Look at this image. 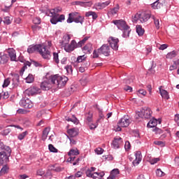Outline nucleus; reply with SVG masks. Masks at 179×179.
<instances>
[{
	"label": "nucleus",
	"instance_id": "nucleus-1",
	"mask_svg": "<svg viewBox=\"0 0 179 179\" xmlns=\"http://www.w3.org/2000/svg\"><path fill=\"white\" fill-rule=\"evenodd\" d=\"M29 54L33 52H39L44 59H50L51 58V52L47 50V48L43 45H30L27 49Z\"/></svg>",
	"mask_w": 179,
	"mask_h": 179
},
{
	"label": "nucleus",
	"instance_id": "nucleus-2",
	"mask_svg": "<svg viewBox=\"0 0 179 179\" xmlns=\"http://www.w3.org/2000/svg\"><path fill=\"white\" fill-rule=\"evenodd\" d=\"M113 23H114V24L117 26L119 30L122 31V37H124V38H128V37H129V34L131 31V27L129 25H127V22H125V20H115L113 21Z\"/></svg>",
	"mask_w": 179,
	"mask_h": 179
},
{
	"label": "nucleus",
	"instance_id": "nucleus-3",
	"mask_svg": "<svg viewBox=\"0 0 179 179\" xmlns=\"http://www.w3.org/2000/svg\"><path fill=\"white\" fill-rule=\"evenodd\" d=\"M69 79L66 76H59L58 74L52 76V82L54 84V89H61V87H64Z\"/></svg>",
	"mask_w": 179,
	"mask_h": 179
},
{
	"label": "nucleus",
	"instance_id": "nucleus-4",
	"mask_svg": "<svg viewBox=\"0 0 179 179\" xmlns=\"http://www.w3.org/2000/svg\"><path fill=\"white\" fill-rule=\"evenodd\" d=\"M152 117V110L150 108L144 107L136 113V118L139 120V118H145V120H149Z\"/></svg>",
	"mask_w": 179,
	"mask_h": 179
},
{
	"label": "nucleus",
	"instance_id": "nucleus-5",
	"mask_svg": "<svg viewBox=\"0 0 179 179\" xmlns=\"http://www.w3.org/2000/svg\"><path fill=\"white\" fill-rule=\"evenodd\" d=\"M83 19L84 17L79 15V13H71L69 14L67 23H73V22H75V23H80V24H82V23H83Z\"/></svg>",
	"mask_w": 179,
	"mask_h": 179
},
{
	"label": "nucleus",
	"instance_id": "nucleus-6",
	"mask_svg": "<svg viewBox=\"0 0 179 179\" xmlns=\"http://www.w3.org/2000/svg\"><path fill=\"white\" fill-rule=\"evenodd\" d=\"M149 19H150V13L148 11L137 13L134 16V20H140L141 23H146Z\"/></svg>",
	"mask_w": 179,
	"mask_h": 179
},
{
	"label": "nucleus",
	"instance_id": "nucleus-7",
	"mask_svg": "<svg viewBox=\"0 0 179 179\" xmlns=\"http://www.w3.org/2000/svg\"><path fill=\"white\" fill-rule=\"evenodd\" d=\"M119 125L122 127V128H127L129 127L131 122H132V119L129 117L128 115H124L119 121Z\"/></svg>",
	"mask_w": 179,
	"mask_h": 179
},
{
	"label": "nucleus",
	"instance_id": "nucleus-8",
	"mask_svg": "<svg viewBox=\"0 0 179 179\" xmlns=\"http://www.w3.org/2000/svg\"><path fill=\"white\" fill-rule=\"evenodd\" d=\"M63 47L66 52H72V51H73L75 48H80L76 40L71 41L70 44L67 43L64 45Z\"/></svg>",
	"mask_w": 179,
	"mask_h": 179
},
{
	"label": "nucleus",
	"instance_id": "nucleus-9",
	"mask_svg": "<svg viewBox=\"0 0 179 179\" xmlns=\"http://www.w3.org/2000/svg\"><path fill=\"white\" fill-rule=\"evenodd\" d=\"M41 88L42 90H50V89H54V83L52 81V77L48 80L43 81L41 84Z\"/></svg>",
	"mask_w": 179,
	"mask_h": 179
},
{
	"label": "nucleus",
	"instance_id": "nucleus-10",
	"mask_svg": "<svg viewBox=\"0 0 179 179\" xmlns=\"http://www.w3.org/2000/svg\"><path fill=\"white\" fill-rule=\"evenodd\" d=\"M108 43L112 50H114L115 51L118 50V43H120V39H118V38L110 36L108 38Z\"/></svg>",
	"mask_w": 179,
	"mask_h": 179
},
{
	"label": "nucleus",
	"instance_id": "nucleus-11",
	"mask_svg": "<svg viewBox=\"0 0 179 179\" xmlns=\"http://www.w3.org/2000/svg\"><path fill=\"white\" fill-rule=\"evenodd\" d=\"M10 156V153L8 154L6 151H1L0 152V166L8 163Z\"/></svg>",
	"mask_w": 179,
	"mask_h": 179
},
{
	"label": "nucleus",
	"instance_id": "nucleus-12",
	"mask_svg": "<svg viewBox=\"0 0 179 179\" xmlns=\"http://www.w3.org/2000/svg\"><path fill=\"white\" fill-rule=\"evenodd\" d=\"M20 105L24 108H32L33 102L29 99H22L20 101Z\"/></svg>",
	"mask_w": 179,
	"mask_h": 179
},
{
	"label": "nucleus",
	"instance_id": "nucleus-13",
	"mask_svg": "<svg viewBox=\"0 0 179 179\" xmlns=\"http://www.w3.org/2000/svg\"><path fill=\"white\" fill-rule=\"evenodd\" d=\"M25 93L29 94V96H33L34 94H40L41 93V90L37 87H31L25 90Z\"/></svg>",
	"mask_w": 179,
	"mask_h": 179
},
{
	"label": "nucleus",
	"instance_id": "nucleus-14",
	"mask_svg": "<svg viewBox=\"0 0 179 179\" xmlns=\"http://www.w3.org/2000/svg\"><path fill=\"white\" fill-rule=\"evenodd\" d=\"M122 138L121 137H115L112 142V147L113 149H120V147L122 146Z\"/></svg>",
	"mask_w": 179,
	"mask_h": 179
},
{
	"label": "nucleus",
	"instance_id": "nucleus-15",
	"mask_svg": "<svg viewBox=\"0 0 179 179\" xmlns=\"http://www.w3.org/2000/svg\"><path fill=\"white\" fill-rule=\"evenodd\" d=\"M99 54H103L105 57L110 55V47L108 45H103L100 48L98 49Z\"/></svg>",
	"mask_w": 179,
	"mask_h": 179
},
{
	"label": "nucleus",
	"instance_id": "nucleus-16",
	"mask_svg": "<svg viewBox=\"0 0 179 179\" xmlns=\"http://www.w3.org/2000/svg\"><path fill=\"white\" fill-rule=\"evenodd\" d=\"M62 20H65L64 15H61L59 17H58V15L53 16L50 19V22L52 23V24H57L58 22H62Z\"/></svg>",
	"mask_w": 179,
	"mask_h": 179
},
{
	"label": "nucleus",
	"instance_id": "nucleus-17",
	"mask_svg": "<svg viewBox=\"0 0 179 179\" xmlns=\"http://www.w3.org/2000/svg\"><path fill=\"white\" fill-rule=\"evenodd\" d=\"M142 161V152L136 151L135 153V159L133 161L134 166H138Z\"/></svg>",
	"mask_w": 179,
	"mask_h": 179
},
{
	"label": "nucleus",
	"instance_id": "nucleus-18",
	"mask_svg": "<svg viewBox=\"0 0 179 179\" xmlns=\"http://www.w3.org/2000/svg\"><path fill=\"white\" fill-rule=\"evenodd\" d=\"M111 3L110 1H108L103 3H97L94 5L95 9H104L106 6H108Z\"/></svg>",
	"mask_w": 179,
	"mask_h": 179
},
{
	"label": "nucleus",
	"instance_id": "nucleus-19",
	"mask_svg": "<svg viewBox=\"0 0 179 179\" xmlns=\"http://www.w3.org/2000/svg\"><path fill=\"white\" fill-rule=\"evenodd\" d=\"M20 76L17 73H15L13 75V79H12V85L13 87H17L19 86V78Z\"/></svg>",
	"mask_w": 179,
	"mask_h": 179
},
{
	"label": "nucleus",
	"instance_id": "nucleus-20",
	"mask_svg": "<svg viewBox=\"0 0 179 179\" xmlns=\"http://www.w3.org/2000/svg\"><path fill=\"white\" fill-rule=\"evenodd\" d=\"M118 174H120V170L118 169H113L109 176L108 177V179H117V177H118Z\"/></svg>",
	"mask_w": 179,
	"mask_h": 179
},
{
	"label": "nucleus",
	"instance_id": "nucleus-21",
	"mask_svg": "<svg viewBox=\"0 0 179 179\" xmlns=\"http://www.w3.org/2000/svg\"><path fill=\"white\" fill-rule=\"evenodd\" d=\"M67 133L69 134V136L71 138H75V136H78L79 131H78V129L73 128L70 129L67 131Z\"/></svg>",
	"mask_w": 179,
	"mask_h": 179
},
{
	"label": "nucleus",
	"instance_id": "nucleus-22",
	"mask_svg": "<svg viewBox=\"0 0 179 179\" xmlns=\"http://www.w3.org/2000/svg\"><path fill=\"white\" fill-rule=\"evenodd\" d=\"M76 5H80V6H84V8H87L92 6L93 5V3L92 1H76Z\"/></svg>",
	"mask_w": 179,
	"mask_h": 179
},
{
	"label": "nucleus",
	"instance_id": "nucleus-23",
	"mask_svg": "<svg viewBox=\"0 0 179 179\" xmlns=\"http://www.w3.org/2000/svg\"><path fill=\"white\" fill-rule=\"evenodd\" d=\"M151 6L154 9H163V7L164 6L162 3L160 2L159 0H157V1L154 2L152 4H151Z\"/></svg>",
	"mask_w": 179,
	"mask_h": 179
},
{
	"label": "nucleus",
	"instance_id": "nucleus-24",
	"mask_svg": "<svg viewBox=\"0 0 179 179\" xmlns=\"http://www.w3.org/2000/svg\"><path fill=\"white\" fill-rule=\"evenodd\" d=\"M0 150H3V152H7L8 155L12 152L10 148L8 145H4L2 141H0Z\"/></svg>",
	"mask_w": 179,
	"mask_h": 179
},
{
	"label": "nucleus",
	"instance_id": "nucleus-25",
	"mask_svg": "<svg viewBox=\"0 0 179 179\" xmlns=\"http://www.w3.org/2000/svg\"><path fill=\"white\" fill-rule=\"evenodd\" d=\"M8 55H5L3 53H0V64H6V62H8Z\"/></svg>",
	"mask_w": 179,
	"mask_h": 179
},
{
	"label": "nucleus",
	"instance_id": "nucleus-26",
	"mask_svg": "<svg viewBox=\"0 0 179 179\" xmlns=\"http://www.w3.org/2000/svg\"><path fill=\"white\" fill-rule=\"evenodd\" d=\"M159 93H160L162 99H165V100H169V99H170V97L169 96V92H167V91H166L164 90H161L159 88Z\"/></svg>",
	"mask_w": 179,
	"mask_h": 179
},
{
	"label": "nucleus",
	"instance_id": "nucleus-27",
	"mask_svg": "<svg viewBox=\"0 0 179 179\" xmlns=\"http://www.w3.org/2000/svg\"><path fill=\"white\" fill-rule=\"evenodd\" d=\"M8 55L11 61H16V52L15 50L11 49L8 51Z\"/></svg>",
	"mask_w": 179,
	"mask_h": 179
},
{
	"label": "nucleus",
	"instance_id": "nucleus-28",
	"mask_svg": "<svg viewBox=\"0 0 179 179\" xmlns=\"http://www.w3.org/2000/svg\"><path fill=\"white\" fill-rule=\"evenodd\" d=\"M71 40V35L66 34L63 36V41H62V45H66V44H69V41Z\"/></svg>",
	"mask_w": 179,
	"mask_h": 179
},
{
	"label": "nucleus",
	"instance_id": "nucleus-29",
	"mask_svg": "<svg viewBox=\"0 0 179 179\" xmlns=\"http://www.w3.org/2000/svg\"><path fill=\"white\" fill-rule=\"evenodd\" d=\"M157 125V120L152 119L148 123L147 127L148 128H155Z\"/></svg>",
	"mask_w": 179,
	"mask_h": 179
},
{
	"label": "nucleus",
	"instance_id": "nucleus-30",
	"mask_svg": "<svg viewBox=\"0 0 179 179\" xmlns=\"http://www.w3.org/2000/svg\"><path fill=\"white\" fill-rule=\"evenodd\" d=\"M85 16H86L87 17H89L90 16H92V19H93L94 20H96V19L97 17H99V15H97V13H96L94 12V11H88V12H87V13H85Z\"/></svg>",
	"mask_w": 179,
	"mask_h": 179
},
{
	"label": "nucleus",
	"instance_id": "nucleus-31",
	"mask_svg": "<svg viewBox=\"0 0 179 179\" xmlns=\"http://www.w3.org/2000/svg\"><path fill=\"white\" fill-rule=\"evenodd\" d=\"M61 10H62V9L59 7L50 10V13L52 15V17H54V16H58V13H59Z\"/></svg>",
	"mask_w": 179,
	"mask_h": 179
},
{
	"label": "nucleus",
	"instance_id": "nucleus-32",
	"mask_svg": "<svg viewBox=\"0 0 179 179\" xmlns=\"http://www.w3.org/2000/svg\"><path fill=\"white\" fill-rule=\"evenodd\" d=\"M48 134H50V128L46 127L43 131V134H42L43 141H45V139H47V136H48Z\"/></svg>",
	"mask_w": 179,
	"mask_h": 179
},
{
	"label": "nucleus",
	"instance_id": "nucleus-33",
	"mask_svg": "<svg viewBox=\"0 0 179 179\" xmlns=\"http://www.w3.org/2000/svg\"><path fill=\"white\" fill-rule=\"evenodd\" d=\"M176 57H177V52L176 50L170 52L166 55L168 59H173V58H176Z\"/></svg>",
	"mask_w": 179,
	"mask_h": 179
},
{
	"label": "nucleus",
	"instance_id": "nucleus-34",
	"mask_svg": "<svg viewBox=\"0 0 179 179\" xmlns=\"http://www.w3.org/2000/svg\"><path fill=\"white\" fill-rule=\"evenodd\" d=\"M104 177V172H101V173H93V178L94 179H101Z\"/></svg>",
	"mask_w": 179,
	"mask_h": 179
},
{
	"label": "nucleus",
	"instance_id": "nucleus-35",
	"mask_svg": "<svg viewBox=\"0 0 179 179\" xmlns=\"http://www.w3.org/2000/svg\"><path fill=\"white\" fill-rule=\"evenodd\" d=\"M68 155L69 156H78V155H79V150L77 148L71 149L68 152Z\"/></svg>",
	"mask_w": 179,
	"mask_h": 179
},
{
	"label": "nucleus",
	"instance_id": "nucleus-36",
	"mask_svg": "<svg viewBox=\"0 0 179 179\" xmlns=\"http://www.w3.org/2000/svg\"><path fill=\"white\" fill-rule=\"evenodd\" d=\"M136 33H138V36H143L145 33V30L142 29V26L141 25L136 26Z\"/></svg>",
	"mask_w": 179,
	"mask_h": 179
},
{
	"label": "nucleus",
	"instance_id": "nucleus-37",
	"mask_svg": "<svg viewBox=\"0 0 179 179\" xmlns=\"http://www.w3.org/2000/svg\"><path fill=\"white\" fill-rule=\"evenodd\" d=\"M83 51H85V52H90L92 51V43H87L83 48Z\"/></svg>",
	"mask_w": 179,
	"mask_h": 179
},
{
	"label": "nucleus",
	"instance_id": "nucleus-38",
	"mask_svg": "<svg viewBox=\"0 0 179 179\" xmlns=\"http://www.w3.org/2000/svg\"><path fill=\"white\" fill-rule=\"evenodd\" d=\"M26 82L27 83H33V82H34V76L32 74H29L26 78Z\"/></svg>",
	"mask_w": 179,
	"mask_h": 179
},
{
	"label": "nucleus",
	"instance_id": "nucleus-39",
	"mask_svg": "<svg viewBox=\"0 0 179 179\" xmlns=\"http://www.w3.org/2000/svg\"><path fill=\"white\" fill-rule=\"evenodd\" d=\"M51 170H52L53 171H56L57 173H59L60 171H62L64 169L61 166H57V165H52Z\"/></svg>",
	"mask_w": 179,
	"mask_h": 179
},
{
	"label": "nucleus",
	"instance_id": "nucleus-40",
	"mask_svg": "<svg viewBox=\"0 0 179 179\" xmlns=\"http://www.w3.org/2000/svg\"><path fill=\"white\" fill-rule=\"evenodd\" d=\"M8 171H9V167H8V166L6 165H4L0 171V173L1 175H3V174H6V173H8Z\"/></svg>",
	"mask_w": 179,
	"mask_h": 179
},
{
	"label": "nucleus",
	"instance_id": "nucleus-41",
	"mask_svg": "<svg viewBox=\"0 0 179 179\" xmlns=\"http://www.w3.org/2000/svg\"><path fill=\"white\" fill-rule=\"evenodd\" d=\"M152 19L156 29H160V21H159V19L156 18L155 16H152Z\"/></svg>",
	"mask_w": 179,
	"mask_h": 179
},
{
	"label": "nucleus",
	"instance_id": "nucleus-42",
	"mask_svg": "<svg viewBox=\"0 0 179 179\" xmlns=\"http://www.w3.org/2000/svg\"><path fill=\"white\" fill-rule=\"evenodd\" d=\"M86 57H85V55L83 56H78L76 62H77L78 64H80V62H85L86 60Z\"/></svg>",
	"mask_w": 179,
	"mask_h": 179
},
{
	"label": "nucleus",
	"instance_id": "nucleus-43",
	"mask_svg": "<svg viewBox=\"0 0 179 179\" xmlns=\"http://www.w3.org/2000/svg\"><path fill=\"white\" fill-rule=\"evenodd\" d=\"M27 134H28L27 131H24V132L18 135V136H17L18 139H19L20 141H23V138H26Z\"/></svg>",
	"mask_w": 179,
	"mask_h": 179
},
{
	"label": "nucleus",
	"instance_id": "nucleus-44",
	"mask_svg": "<svg viewBox=\"0 0 179 179\" xmlns=\"http://www.w3.org/2000/svg\"><path fill=\"white\" fill-rule=\"evenodd\" d=\"M118 10H120V8L119 7H115L113 9L110 10L109 13L113 15V16H115V15H117Z\"/></svg>",
	"mask_w": 179,
	"mask_h": 179
},
{
	"label": "nucleus",
	"instance_id": "nucleus-45",
	"mask_svg": "<svg viewBox=\"0 0 179 179\" xmlns=\"http://www.w3.org/2000/svg\"><path fill=\"white\" fill-rule=\"evenodd\" d=\"M166 175V173H164V172L162 171V169H158L156 170V176L157 177H163Z\"/></svg>",
	"mask_w": 179,
	"mask_h": 179
},
{
	"label": "nucleus",
	"instance_id": "nucleus-46",
	"mask_svg": "<svg viewBox=\"0 0 179 179\" xmlns=\"http://www.w3.org/2000/svg\"><path fill=\"white\" fill-rule=\"evenodd\" d=\"M87 40H89V37L88 36H86L85 37L82 41H79L78 43V46L80 47H82V45H83V44H85V43H86Z\"/></svg>",
	"mask_w": 179,
	"mask_h": 179
},
{
	"label": "nucleus",
	"instance_id": "nucleus-47",
	"mask_svg": "<svg viewBox=\"0 0 179 179\" xmlns=\"http://www.w3.org/2000/svg\"><path fill=\"white\" fill-rule=\"evenodd\" d=\"M53 60L56 64H59V58L57 52H53Z\"/></svg>",
	"mask_w": 179,
	"mask_h": 179
},
{
	"label": "nucleus",
	"instance_id": "nucleus-48",
	"mask_svg": "<svg viewBox=\"0 0 179 179\" xmlns=\"http://www.w3.org/2000/svg\"><path fill=\"white\" fill-rule=\"evenodd\" d=\"M10 85V78H8L4 80L3 87H8Z\"/></svg>",
	"mask_w": 179,
	"mask_h": 179
},
{
	"label": "nucleus",
	"instance_id": "nucleus-49",
	"mask_svg": "<svg viewBox=\"0 0 179 179\" xmlns=\"http://www.w3.org/2000/svg\"><path fill=\"white\" fill-rule=\"evenodd\" d=\"M49 148V150L50 152H52L53 153H57L58 152V150L57 148H55V147H54V145H52V144H50L48 145Z\"/></svg>",
	"mask_w": 179,
	"mask_h": 179
},
{
	"label": "nucleus",
	"instance_id": "nucleus-50",
	"mask_svg": "<svg viewBox=\"0 0 179 179\" xmlns=\"http://www.w3.org/2000/svg\"><path fill=\"white\" fill-rule=\"evenodd\" d=\"M93 121V115L89 114L88 116L87 117V125Z\"/></svg>",
	"mask_w": 179,
	"mask_h": 179
},
{
	"label": "nucleus",
	"instance_id": "nucleus-51",
	"mask_svg": "<svg viewBox=\"0 0 179 179\" xmlns=\"http://www.w3.org/2000/svg\"><path fill=\"white\" fill-rule=\"evenodd\" d=\"M94 152L95 153H96V155H103L104 150L101 148H97L96 149H95Z\"/></svg>",
	"mask_w": 179,
	"mask_h": 179
},
{
	"label": "nucleus",
	"instance_id": "nucleus-52",
	"mask_svg": "<svg viewBox=\"0 0 179 179\" xmlns=\"http://www.w3.org/2000/svg\"><path fill=\"white\" fill-rule=\"evenodd\" d=\"M152 131L155 132V134H156V135H160V134H163V130L157 127H155Z\"/></svg>",
	"mask_w": 179,
	"mask_h": 179
},
{
	"label": "nucleus",
	"instance_id": "nucleus-53",
	"mask_svg": "<svg viewBox=\"0 0 179 179\" xmlns=\"http://www.w3.org/2000/svg\"><path fill=\"white\" fill-rule=\"evenodd\" d=\"M97 125H98L97 123L93 124L91 122L88 124V127L90 129H92V130L96 129V128H97Z\"/></svg>",
	"mask_w": 179,
	"mask_h": 179
},
{
	"label": "nucleus",
	"instance_id": "nucleus-54",
	"mask_svg": "<svg viewBox=\"0 0 179 179\" xmlns=\"http://www.w3.org/2000/svg\"><path fill=\"white\" fill-rule=\"evenodd\" d=\"M157 162H160V158H152L150 159V164H156Z\"/></svg>",
	"mask_w": 179,
	"mask_h": 179
},
{
	"label": "nucleus",
	"instance_id": "nucleus-55",
	"mask_svg": "<svg viewBox=\"0 0 179 179\" xmlns=\"http://www.w3.org/2000/svg\"><path fill=\"white\" fill-rule=\"evenodd\" d=\"M67 121H71V122H73V124H78V119L75 117L74 115H73V118H68L66 119Z\"/></svg>",
	"mask_w": 179,
	"mask_h": 179
},
{
	"label": "nucleus",
	"instance_id": "nucleus-56",
	"mask_svg": "<svg viewBox=\"0 0 179 179\" xmlns=\"http://www.w3.org/2000/svg\"><path fill=\"white\" fill-rule=\"evenodd\" d=\"M125 150H129L131 149V143L129 141H126L124 144Z\"/></svg>",
	"mask_w": 179,
	"mask_h": 179
},
{
	"label": "nucleus",
	"instance_id": "nucleus-57",
	"mask_svg": "<svg viewBox=\"0 0 179 179\" xmlns=\"http://www.w3.org/2000/svg\"><path fill=\"white\" fill-rule=\"evenodd\" d=\"M3 23H5V24H10L12 21H10V18L9 17H4Z\"/></svg>",
	"mask_w": 179,
	"mask_h": 179
},
{
	"label": "nucleus",
	"instance_id": "nucleus-58",
	"mask_svg": "<svg viewBox=\"0 0 179 179\" xmlns=\"http://www.w3.org/2000/svg\"><path fill=\"white\" fill-rule=\"evenodd\" d=\"M11 131H12V130H11L10 128H7V129H4V130L3 131L2 134H3V135H5V136L9 135V134H10Z\"/></svg>",
	"mask_w": 179,
	"mask_h": 179
},
{
	"label": "nucleus",
	"instance_id": "nucleus-59",
	"mask_svg": "<svg viewBox=\"0 0 179 179\" xmlns=\"http://www.w3.org/2000/svg\"><path fill=\"white\" fill-rule=\"evenodd\" d=\"M154 144L157 145L158 146H164L165 145L164 142L160 141H154Z\"/></svg>",
	"mask_w": 179,
	"mask_h": 179
},
{
	"label": "nucleus",
	"instance_id": "nucleus-60",
	"mask_svg": "<svg viewBox=\"0 0 179 179\" xmlns=\"http://www.w3.org/2000/svg\"><path fill=\"white\" fill-rule=\"evenodd\" d=\"M1 97H3L4 100H6V99H9V92H3Z\"/></svg>",
	"mask_w": 179,
	"mask_h": 179
},
{
	"label": "nucleus",
	"instance_id": "nucleus-61",
	"mask_svg": "<svg viewBox=\"0 0 179 179\" xmlns=\"http://www.w3.org/2000/svg\"><path fill=\"white\" fill-rule=\"evenodd\" d=\"M33 23H34V24H40V23H41V20L38 17H35L33 20Z\"/></svg>",
	"mask_w": 179,
	"mask_h": 179
},
{
	"label": "nucleus",
	"instance_id": "nucleus-62",
	"mask_svg": "<svg viewBox=\"0 0 179 179\" xmlns=\"http://www.w3.org/2000/svg\"><path fill=\"white\" fill-rule=\"evenodd\" d=\"M65 69L66 70L67 73H72L73 72L72 66H66Z\"/></svg>",
	"mask_w": 179,
	"mask_h": 179
},
{
	"label": "nucleus",
	"instance_id": "nucleus-63",
	"mask_svg": "<svg viewBox=\"0 0 179 179\" xmlns=\"http://www.w3.org/2000/svg\"><path fill=\"white\" fill-rule=\"evenodd\" d=\"M86 176L87 177H90L91 178H93V173L91 170L87 169L86 171Z\"/></svg>",
	"mask_w": 179,
	"mask_h": 179
},
{
	"label": "nucleus",
	"instance_id": "nucleus-64",
	"mask_svg": "<svg viewBox=\"0 0 179 179\" xmlns=\"http://www.w3.org/2000/svg\"><path fill=\"white\" fill-rule=\"evenodd\" d=\"M175 122L178 124L179 127V114L175 115Z\"/></svg>",
	"mask_w": 179,
	"mask_h": 179
}]
</instances>
